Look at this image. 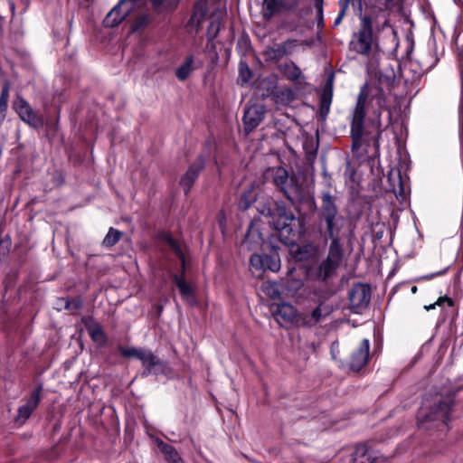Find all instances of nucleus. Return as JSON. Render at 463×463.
I'll use <instances>...</instances> for the list:
<instances>
[{"label": "nucleus", "mask_w": 463, "mask_h": 463, "mask_svg": "<svg viewBox=\"0 0 463 463\" xmlns=\"http://www.w3.org/2000/svg\"><path fill=\"white\" fill-rule=\"evenodd\" d=\"M370 343L368 339H363L359 347L351 355L350 368L353 371H360L369 358Z\"/></svg>", "instance_id": "14"}, {"label": "nucleus", "mask_w": 463, "mask_h": 463, "mask_svg": "<svg viewBox=\"0 0 463 463\" xmlns=\"http://www.w3.org/2000/svg\"><path fill=\"white\" fill-rule=\"evenodd\" d=\"M298 42L296 39H288L282 43L275 44L267 51V55L271 60H280L284 56L293 53Z\"/></svg>", "instance_id": "15"}, {"label": "nucleus", "mask_w": 463, "mask_h": 463, "mask_svg": "<svg viewBox=\"0 0 463 463\" xmlns=\"http://www.w3.org/2000/svg\"><path fill=\"white\" fill-rule=\"evenodd\" d=\"M285 186H293L292 188H298V190L302 194V198L304 197L303 190H302L301 186L299 185V184L298 182V179L297 180H292V181H286L285 182Z\"/></svg>", "instance_id": "44"}, {"label": "nucleus", "mask_w": 463, "mask_h": 463, "mask_svg": "<svg viewBox=\"0 0 463 463\" xmlns=\"http://www.w3.org/2000/svg\"><path fill=\"white\" fill-rule=\"evenodd\" d=\"M385 107V93L378 84L364 83L361 87L351 122L354 140L361 138L366 120L375 128L382 127L381 117Z\"/></svg>", "instance_id": "1"}, {"label": "nucleus", "mask_w": 463, "mask_h": 463, "mask_svg": "<svg viewBox=\"0 0 463 463\" xmlns=\"http://www.w3.org/2000/svg\"><path fill=\"white\" fill-rule=\"evenodd\" d=\"M139 360L141 361L143 366L146 369L148 373H150L153 371H156V368L162 364L161 360L157 356H156L152 353V351L148 349H144Z\"/></svg>", "instance_id": "20"}, {"label": "nucleus", "mask_w": 463, "mask_h": 463, "mask_svg": "<svg viewBox=\"0 0 463 463\" xmlns=\"http://www.w3.org/2000/svg\"><path fill=\"white\" fill-rule=\"evenodd\" d=\"M14 107L21 119L31 127L37 128L43 126V119L33 111L30 104L24 99L17 98Z\"/></svg>", "instance_id": "11"}, {"label": "nucleus", "mask_w": 463, "mask_h": 463, "mask_svg": "<svg viewBox=\"0 0 463 463\" xmlns=\"http://www.w3.org/2000/svg\"><path fill=\"white\" fill-rule=\"evenodd\" d=\"M258 194V187L252 184L241 194L238 204L239 208L243 211L249 209L250 205L257 200Z\"/></svg>", "instance_id": "21"}, {"label": "nucleus", "mask_w": 463, "mask_h": 463, "mask_svg": "<svg viewBox=\"0 0 463 463\" xmlns=\"http://www.w3.org/2000/svg\"><path fill=\"white\" fill-rule=\"evenodd\" d=\"M158 446L161 451L165 454L169 463H183V460L180 458L178 453L172 446L164 442H160Z\"/></svg>", "instance_id": "27"}, {"label": "nucleus", "mask_w": 463, "mask_h": 463, "mask_svg": "<svg viewBox=\"0 0 463 463\" xmlns=\"http://www.w3.org/2000/svg\"><path fill=\"white\" fill-rule=\"evenodd\" d=\"M273 316L277 322L284 326H301L302 314L289 303H280L273 306Z\"/></svg>", "instance_id": "6"}, {"label": "nucleus", "mask_w": 463, "mask_h": 463, "mask_svg": "<svg viewBox=\"0 0 463 463\" xmlns=\"http://www.w3.org/2000/svg\"><path fill=\"white\" fill-rule=\"evenodd\" d=\"M435 305H436V304L430 305V306H425V308H426V309H428V310H430V309H431V308H434Z\"/></svg>", "instance_id": "51"}, {"label": "nucleus", "mask_w": 463, "mask_h": 463, "mask_svg": "<svg viewBox=\"0 0 463 463\" xmlns=\"http://www.w3.org/2000/svg\"><path fill=\"white\" fill-rule=\"evenodd\" d=\"M342 260V251L340 249L339 240L334 239L331 241L328 256L326 260L329 261L333 266L338 267Z\"/></svg>", "instance_id": "23"}, {"label": "nucleus", "mask_w": 463, "mask_h": 463, "mask_svg": "<svg viewBox=\"0 0 463 463\" xmlns=\"http://www.w3.org/2000/svg\"><path fill=\"white\" fill-rule=\"evenodd\" d=\"M205 159L203 156H200L196 160L189 166L186 173L182 176L180 180V185L184 188L185 193L189 192L194 183L197 179L199 173L204 167Z\"/></svg>", "instance_id": "13"}, {"label": "nucleus", "mask_w": 463, "mask_h": 463, "mask_svg": "<svg viewBox=\"0 0 463 463\" xmlns=\"http://www.w3.org/2000/svg\"><path fill=\"white\" fill-rule=\"evenodd\" d=\"M194 58L189 56L183 65H181L176 71V77L180 80H184L193 71Z\"/></svg>", "instance_id": "29"}, {"label": "nucleus", "mask_w": 463, "mask_h": 463, "mask_svg": "<svg viewBox=\"0 0 463 463\" xmlns=\"http://www.w3.org/2000/svg\"><path fill=\"white\" fill-rule=\"evenodd\" d=\"M145 0H119L103 20L106 27H115L118 25L127 15L136 9L141 8Z\"/></svg>", "instance_id": "5"}, {"label": "nucleus", "mask_w": 463, "mask_h": 463, "mask_svg": "<svg viewBox=\"0 0 463 463\" xmlns=\"http://www.w3.org/2000/svg\"><path fill=\"white\" fill-rule=\"evenodd\" d=\"M416 290H417V288H416V287H413V288H411V291H412V292H416Z\"/></svg>", "instance_id": "52"}, {"label": "nucleus", "mask_w": 463, "mask_h": 463, "mask_svg": "<svg viewBox=\"0 0 463 463\" xmlns=\"http://www.w3.org/2000/svg\"><path fill=\"white\" fill-rule=\"evenodd\" d=\"M147 23L146 16H140L137 18L132 25V32H137L140 30L145 24Z\"/></svg>", "instance_id": "43"}, {"label": "nucleus", "mask_w": 463, "mask_h": 463, "mask_svg": "<svg viewBox=\"0 0 463 463\" xmlns=\"http://www.w3.org/2000/svg\"><path fill=\"white\" fill-rule=\"evenodd\" d=\"M265 115V107L261 104L247 105L244 109L243 124L246 132H250L256 128L263 120Z\"/></svg>", "instance_id": "10"}, {"label": "nucleus", "mask_w": 463, "mask_h": 463, "mask_svg": "<svg viewBox=\"0 0 463 463\" xmlns=\"http://www.w3.org/2000/svg\"><path fill=\"white\" fill-rule=\"evenodd\" d=\"M174 280L183 298L186 300L189 304H193L194 301V298L192 287L185 281V279L183 277H178L177 275H175Z\"/></svg>", "instance_id": "22"}, {"label": "nucleus", "mask_w": 463, "mask_h": 463, "mask_svg": "<svg viewBox=\"0 0 463 463\" xmlns=\"http://www.w3.org/2000/svg\"><path fill=\"white\" fill-rule=\"evenodd\" d=\"M373 47V25L369 16L361 17L360 29L354 34L350 49L362 55H369Z\"/></svg>", "instance_id": "4"}, {"label": "nucleus", "mask_w": 463, "mask_h": 463, "mask_svg": "<svg viewBox=\"0 0 463 463\" xmlns=\"http://www.w3.org/2000/svg\"><path fill=\"white\" fill-rule=\"evenodd\" d=\"M285 77L290 80H298L302 77L301 70L292 61L287 62L282 68Z\"/></svg>", "instance_id": "26"}, {"label": "nucleus", "mask_w": 463, "mask_h": 463, "mask_svg": "<svg viewBox=\"0 0 463 463\" xmlns=\"http://www.w3.org/2000/svg\"><path fill=\"white\" fill-rule=\"evenodd\" d=\"M266 262V254H252L250 258V265L256 271H264Z\"/></svg>", "instance_id": "31"}, {"label": "nucleus", "mask_w": 463, "mask_h": 463, "mask_svg": "<svg viewBox=\"0 0 463 463\" xmlns=\"http://www.w3.org/2000/svg\"><path fill=\"white\" fill-rule=\"evenodd\" d=\"M330 308L320 304L309 315L302 314L301 326H313L330 313Z\"/></svg>", "instance_id": "16"}, {"label": "nucleus", "mask_w": 463, "mask_h": 463, "mask_svg": "<svg viewBox=\"0 0 463 463\" xmlns=\"http://www.w3.org/2000/svg\"><path fill=\"white\" fill-rule=\"evenodd\" d=\"M219 30H220V22L215 19H213V21L208 28V36L211 39H213L217 35Z\"/></svg>", "instance_id": "42"}, {"label": "nucleus", "mask_w": 463, "mask_h": 463, "mask_svg": "<svg viewBox=\"0 0 463 463\" xmlns=\"http://www.w3.org/2000/svg\"><path fill=\"white\" fill-rule=\"evenodd\" d=\"M336 266H333L326 260L319 266L318 276L322 279H326L335 269Z\"/></svg>", "instance_id": "36"}, {"label": "nucleus", "mask_w": 463, "mask_h": 463, "mask_svg": "<svg viewBox=\"0 0 463 463\" xmlns=\"http://www.w3.org/2000/svg\"><path fill=\"white\" fill-rule=\"evenodd\" d=\"M390 189L396 198L404 201L407 196V187L398 168H392L387 175Z\"/></svg>", "instance_id": "12"}, {"label": "nucleus", "mask_w": 463, "mask_h": 463, "mask_svg": "<svg viewBox=\"0 0 463 463\" xmlns=\"http://www.w3.org/2000/svg\"><path fill=\"white\" fill-rule=\"evenodd\" d=\"M8 99H9V89L8 87H5L2 90V93L0 96V119H4L5 117V111L8 106Z\"/></svg>", "instance_id": "38"}, {"label": "nucleus", "mask_w": 463, "mask_h": 463, "mask_svg": "<svg viewBox=\"0 0 463 463\" xmlns=\"http://www.w3.org/2000/svg\"><path fill=\"white\" fill-rule=\"evenodd\" d=\"M89 333L93 341L99 344L105 341V335L99 325L89 327Z\"/></svg>", "instance_id": "39"}, {"label": "nucleus", "mask_w": 463, "mask_h": 463, "mask_svg": "<svg viewBox=\"0 0 463 463\" xmlns=\"http://www.w3.org/2000/svg\"><path fill=\"white\" fill-rule=\"evenodd\" d=\"M154 8L156 11H165L173 9L176 4L178 3V0H150Z\"/></svg>", "instance_id": "32"}, {"label": "nucleus", "mask_w": 463, "mask_h": 463, "mask_svg": "<svg viewBox=\"0 0 463 463\" xmlns=\"http://www.w3.org/2000/svg\"><path fill=\"white\" fill-rule=\"evenodd\" d=\"M450 411V404L447 402H439L436 411L426 415V420H440L443 424L446 425L448 423Z\"/></svg>", "instance_id": "18"}, {"label": "nucleus", "mask_w": 463, "mask_h": 463, "mask_svg": "<svg viewBox=\"0 0 463 463\" xmlns=\"http://www.w3.org/2000/svg\"><path fill=\"white\" fill-rule=\"evenodd\" d=\"M42 387L39 386L33 391L30 397L24 402L17 409V414L14 416V420L18 426L24 425L31 417L33 412L39 405L41 399Z\"/></svg>", "instance_id": "8"}, {"label": "nucleus", "mask_w": 463, "mask_h": 463, "mask_svg": "<svg viewBox=\"0 0 463 463\" xmlns=\"http://www.w3.org/2000/svg\"><path fill=\"white\" fill-rule=\"evenodd\" d=\"M262 291L272 299H279L280 298V291L279 285L276 282L265 281L261 285Z\"/></svg>", "instance_id": "28"}, {"label": "nucleus", "mask_w": 463, "mask_h": 463, "mask_svg": "<svg viewBox=\"0 0 463 463\" xmlns=\"http://www.w3.org/2000/svg\"><path fill=\"white\" fill-rule=\"evenodd\" d=\"M459 137L460 142L463 145V106L461 107L459 115Z\"/></svg>", "instance_id": "45"}, {"label": "nucleus", "mask_w": 463, "mask_h": 463, "mask_svg": "<svg viewBox=\"0 0 463 463\" xmlns=\"http://www.w3.org/2000/svg\"><path fill=\"white\" fill-rule=\"evenodd\" d=\"M330 353H331L332 358L334 360H335L336 354H338V343L337 342L332 343L331 348H330Z\"/></svg>", "instance_id": "46"}, {"label": "nucleus", "mask_w": 463, "mask_h": 463, "mask_svg": "<svg viewBox=\"0 0 463 463\" xmlns=\"http://www.w3.org/2000/svg\"><path fill=\"white\" fill-rule=\"evenodd\" d=\"M204 15L205 10L203 4L200 3L195 6V10L190 18L188 26L191 27V29L198 31L199 26L203 23Z\"/></svg>", "instance_id": "25"}, {"label": "nucleus", "mask_w": 463, "mask_h": 463, "mask_svg": "<svg viewBox=\"0 0 463 463\" xmlns=\"http://www.w3.org/2000/svg\"><path fill=\"white\" fill-rule=\"evenodd\" d=\"M263 241L264 240L259 231L250 226L244 240L242 241L241 246L248 250H252L260 247Z\"/></svg>", "instance_id": "17"}, {"label": "nucleus", "mask_w": 463, "mask_h": 463, "mask_svg": "<svg viewBox=\"0 0 463 463\" xmlns=\"http://www.w3.org/2000/svg\"><path fill=\"white\" fill-rule=\"evenodd\" d=\"M263 6L266 15L272 16L280 10L288 8L290 5L284 0H264Z\"/></svg>", "instance_id": "24"}, {"label": "nucleus", "mask_w": 463, "mask_h": 463, "mask_svg": "<svg viewBox=\"0 0 463 463\" xmlns=\"http://www.w3.org/2000/svg\"><path fill=\"white\" fill-rule=\"evenodd\" d=\"M303 285L304 284L301 279H294L291 277V275H288L285 287L289 295L293 297L301 289Z\"/></svg>", "instance_id": "30"}, {"label": "nucleus", "mask_w": 463, "mask_h": 463, "mask_svg": "<svg viewBox=\"0 0 463 463\" xmlns=\"http://www.w3.org/2000/svg\"><path fill=\"white\" fill-rule=\"evenodd\" d=\"M369 463H387V460L385 458H383V457H374L372 458V461Z\"/></svg>", "instance_id": "50"}, {"label": "nucleus", "mask_w": 463, "mask_h": 463, "mask_svg": "<svg viewBox=\"0 0 463 463\" xmlns=\"http://www.w3.org/2000/svg\"><path fill=\"white\" fill-rule=\"evenodd\" d=\"M297 180L294 175H289L288 171L283 167H278L274 170L273 183L280 189L286 197L292 203L302 200V194L298 188H292L293 186H285L286 181Z\"/></svg>", "instance_id": "7"}, {"label": "nucleus", "mask_w": 463, "mask_h": 463, "mask_svg": "<svg viewBox=\"0 0 463 463\" xmlns=\"http://www.w3.org/2000/svg\"><path fill=\"white\" fill-rule=\"evenodd\" d=\"M65 308L74 313L80 309L83 306V300L80 298H74L71 299H65Z\"/></svg>", "instance_id": "40"}, {"label": "nucleus", "mask_w": 463, "mask_h": 463, "mask_svg": "<svg viewBox=\"0 0 463 463\" xmlns=\"http://www.w3.org/2000/svg\"><path fill=\"white\" fill-rule=\"evenodd\" d=\"M316 8L317 10V14H318L319 18L322 19V13H323L322 0H316Z\"/></svg>", "instance_id": "47"}, {"label": "nucleus", "mask_w": 463, "mask_h": 463, "mask_svg": "<svg viewBox=\"0 0 463 463\" xmlns=\"http://www.w3.org/2000/svg\"><path fill=\"white\" fill-rule=\"evenodd\" d=\"M386 7L390 8L395 5L398 0H380Z\"/></svg>", "instance_id": "48"}, {"label": "nucleus", "mask_w": 463, "mask_h": 463, "mask_svg": "<svg viewBox=\"0 0 463 463\" xmlns=\"http://www.w3.org/2000/svg\"><path fill=\"white\" fill-rule=\"evenodd\" d=\"M336 266H333L326 260L319 266L318 276L322 279H326L335 269Z\"/></svg>", "instance_id": "37"}, {"label": "nucleus", "mask_w": 463, "mask_h": 463, "mask_svg": "<svg viewBox=\"0 0 463 463\" xmlns=\"http://www.w3.org/2000/svg\"><path fill=\"white\" fill-rule=\"evenodd\" d=\"M370 298V288L364 284L354 285L349 293L351 308L354 313H361L368 306Z\"/></svg>", "instance_id": "9"}, {"label": "nucleus", "mask_w": 463, "mask_h": 463, "mask_svg": "<svg viewBox=\"0 0 463 463\" xmlns=\"http://www.w3.org/2000/svg\"><path fill=\"white\" fill-rule=\"evenodd\" d=\"M278 272L280 269V260L278 255H267L265 262V270Z\"/></svg>", "instance_id": "34"}, {"label": "nucleus", "mask_w": 463, "mask_h": 463, "mask_svg": "<svg viewBox=\"0 0 463 463\" xmlns=\"http://www.w3.org/2000/svg\"><path fill=\"white\" fill-rule=\"evenodd\" d=\"M321 217L326 222V232L330 239H338L344 218L338 213L335 199L329 193L322 195Z\"/></svg>", "instance_id": "3"}, {"label": "nucleus", "mask_w": 463, "mask_h": 463, "mask_svg": "<svg viewBox=\"0 0 463 463\" xmlns=\"http://www.w3.org/2000/svg\"><path fill=\"white\" fill-rule=\"evenodd\" d=\"M345 7H344L341 12L339 13L338 16L336 17V19L335 20V23L334 24L336 26L338 25L340 23H341V20L343 18V16L345 15Z\"/></svg>", "instance_id": "49"}, {"label": "nucleus", "mask_w": 463, "mask_h": 463, "mask_svg": "<svg viewBox=\"0 0 463 463\" xmlns=\"http://www.w3.org/2000/svg\"><path fill=\"white\" fill-rule=\"evenodd\" d=\"M258 211L262 215L271 217L270 222L284 244L291 246L302 236L304 232L302 222L292 213L288 212L284 203H277L273 210L269 207H263L262 209L258 208Z\"/></svg>", "instance_id": "2"}, {"label": "nucleus", "mask_w": 463, "mask_h": 463, "mask_svg": "<svg viewBox=\"0 0 463 463\" xmlns=\"http://www.w3.org/2000/svg\"><path fill=\"white\" fill-rule=\"evenodd\" d=\"M144 351V348H136V347H121L120 353L125 357H135L139 360L140 355L142 352Z\"/></svg>", "instance_id": "41"}, {"label": "nucleus", "mask_w": 463, "mask_h": 463, "mask_svg": "<svg viewBox=\"0 0 463 463\" xmlns=\"http://www.w3.org/2000/svg\"><path fill=\"white\" fill-rule=\"evenodd\" d=\"M251 71L250 70L249 66L243 62L241 61L239 64V78L238 80L241 84H246L251 78Z\"/></svg>", "instance_id": "35"}, {"label": "nucleus", "mask_w": 463, "mask_h": 463, "mask_svg": "<svg viewBox=\"0 0 463 463\" xmlns=\"http://www.w3.org/2000/svg\"><path fill=\"white\" fill-rule=\"evenodd\" d=\"M295 98V93L289 88H280L272 94L273 101L279 106H288Z\"/></svg>", "instance_id": "19"}, {"label": "nucleus", "mask_w": 463, "mask_h": 463, "mask_svg": "<svg viewBox=\"0 0 463 463\" xmlns=\"http://www.w3.org/2000/svg\"><path fill=\"white\" fill-rule=\"evenodd\" d=\"M121 232L114 228H110L103 240L106 246H114L120 239Z\"/></svg>", "instance_id": "33"}, {"label": "nucleus", "mask_w": 463, "mask_h": 463, "mask_svg": "<svg viewBox=\"0 0 463 463\" xmlns=\"http://www.w3.org/2000/svg\"><path fill=\"white\" fill-rule=\"evenodd\" d=\"M181 260H182V262H183V265H184V257H183V256L181 257Z\"/></svg>", "instance_id": "53"}]
</instances>
